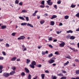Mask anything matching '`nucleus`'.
<instances>
[{"label":"nucleus","instance_id":"nucleus-16","mask_svg":"<svg viewBox=\"0 0 79 79\" xmlns=\"http://www.w3.org/2000/svg\"><path fill=\"white\" fill-rule=\"evenodd\" d=\"M45 23V21L44 20H42L40 21V23L41 24H43L44 23Z\"/></svg>","mask_w":79,"mask_h":79},{"label":"nucleus","instance_id":"nucleus-11","mask_svg":"<svg viewBox=\"0 0 79 79\" xmlns=\"http://www.w3.org/2000/svg\"><path fill=\"white\" fill-rule=\"evenodd\" d=\"M27 26H30L31 27H34L33 25H32L31 24H29V23L27 24Z\"/></svg>","mask_w":79,"mask_h":79},{"label":"nucleus","instance_id":"nucleus-21","mask_svg":"<svg viewBox=\"0 0 79 79\" xmlns=\"http://www.w3.org/2000/svg\"><path fill=\"white\" fill-rule=\"evenodd\" d=\"M27 11L26 10H22L21 13H27Z\"/></svg>","mask_w":79,"mask_h":79},{"label":"nucleus","instance_id":"nucleus-34","mask_svg":"<svg viewBox=\"0 0 79 79\" xmlns=\"http://www.w3.org/2000/svg\"><path fill=\"white\" fill-rule=\"evenodd\" d=\"M61 0H59V1H58L57 2V4H60L61 3Z\"/></svg>","mask_w":79,"mask_h":79},{"label":"nucleus","instance_id":"nucleus-30","mask_svg":"<svg viewBox=\"0 0 79 79\" xmlns=\"http://www.w3.org/2000/svg\"><path fill=\"white\" fill-rule=\"evenodd\" d=\"M66 58H68L69 59H71V56L69 55L67 56L66 57Z\"/></svg>","mask_w":79,"mask_h":79},{"label":"nucleus","instance_id":"nucleus-29","mask_svg":"<svg viewBox=\"0 0 79 79\" xmlns=\"http://www.w3.org/2000/svg\"><path fill=\"white\" fill-rule=\"evenodd\" d=\"M69 37H70V35H68L66 36V38L67 39H69Z\"/></svg>","mask_w":79,"mask_h":79},{"label":"nucleus","instance_id":"nucleus-43","mask_svg":"<svg viewBox=\"0 0 79 79\" xmlns=\"http://www.w3.org/2000/svg\"><path fill=\"white\" fill-rule=\"evenodd\" d=\"M4 59V57H0V60H3Z\"/></svg>","mask_w":79,"mask_h":79},{"label":"nucleus","instance_id":"nucleus-6","mask_svg":"<svg viewBox=\"0 0 79 79\" xmlns=\"http://www.w3.org/2000/svg\"><path fill=\"white\" fill-rule=\"evenodd\" d=\"M57 18V16L55 15H53L52 16V17L51 18V19H53L55 18Z\"/></svg>","mask_w":79,"mask_h":79},{"label":"nucleus","instance_id":"nucleus-15","mask_svg":"<svg viewBox=\"0 0 79 79\" xmlns=\"http://www.w3.org/2000/svg\"><path fill=\"white\" fill-rule=\"evenodd\" d=\"M70 39L71 40H74L75 39V36H72L70 37Z\"/></svg>","mask_w":79,"mask_h":79},{"label":"nucleus","instance_id":"nucleus-13","mask_svg":"<svg viewBox=\"0 0 79 79\" xmlns=\"http://www.w3.org/2000/svg\"><path fill=\"white\" fill-rule=\"evenodd\" d=\"M19 18L20 19H21L22 20H23V21H25V19H24V18L23 17L19 16Z\"/></svg>","mask_w":79,"mask_h":79},{"label":"nucleus","instance_id":"nucleus-32","mask_svg":"<svg viewBox=\"0 0 79 79\" xmlns=\"http://www.w3.org/2000/svg\"><path fill=\"white\" fill-rule=\"evenodd\" d=\"M52 4H53V2H51L48 3V5H50V6H51V5H52Z\"/></svg>","mask_w":79,"mask_h":79},{"label":"nucleus","instance_id":"nucleus-9","mask_svg":"<svg viewBox=\"0 0 79 79\" xmlns=\"http://www.w3.org/2000/svg\"><path fill=\"white\" fill-rule=\"evenodd\" d=\"M11 60L15 61L16 60V57H14L13 58H12L11 59Z\"/></svg>","mask_w":79,"mask_h":79},{"label":"nucleus","instance_id":"nucleus-58","mask_svg":"<svg viewBox=\"0 0 79 79\" xmlns=\"http://www.w3.org/2000/svg\"><path fill=\"white\" fill-rule=\"evenodd\" d=\"M32 15H33V16H36V14H35V13H33V14H32Z\"/></svg>","mask_w":79,"mask_h":79},{"label":"nucleus","instance_id":"nucleus-1","mask_svg":"<svg viewBox=\"0 0 79 79\" xmlns=\"http://www.w3.org/2000/svg\"><path fill=\"white\" fill-rule=\"evenodd\" d=\"M35 65H36V62L35 61H33L32 62L31 64H30V66L31 68L34 69V68H35V66H35Z\"/></svg>","mask_w":79,"mask_h":79},{"label":"nucleus","instance_id":"nucleus-38","mask_svg":"<svg viewBox=\"0 0 79 79\" xmlns=\"http://www.w3.org/2000/svg\"><path fill=\"white\" fill-rule=\"evenodd\" d=\"M55 54L56 55H59V52H58L56 51L55 53Z\"/></svg>","mask_w":79,"mask_h":79},{"label":"nucleus","instance_id":"nucleus-64","mask_svg":"<svg viewBox=\"0 0 79 79\" xmlns=\"http://www.w3.org/2000/svg\"><path fill=\"white\" fill-rule=\"evenodd\" d=\"M77 46L78 47V48H79V43H78L77 44Z\"/></svg>","mask_w":79,"mask_h":79},{"label":"nucleus","instance_id":"nucleus-14","mask_svg":"<svg viewBox=\"0 0 79 79\" xmlns=\"http://www.w3.org/2000/svg\"><path fill=\"white\" fill-rule=\"evenodd\" d=\"M66 32L67 33H71V34H72V33L73 32V31L71 30H69V31H67Z\"/></svg>","mask_w":79,"mask_h":79},{"label":"nucleus","instance_id":"nucleus-3","mask_svg":"<svg viewBox=\"0 0 79 79\" xmlns=\"http://www.w3.org/2000/svg\"><path fill=\"white\" fill-rule=\"evenodd\" d=\"M3 75L4 77H8L9 76H10V74L7 73H4L3 74Z\"/></svg>","mask_w":79,"mask_h":79},{"label":"nucleus","instance_id":"nucleus-56","mask_svg":"<svg viewBox=\"0 0 79 79\" xmlns=\"http://www.w3.org/2000/svg\"><path fill=\"white\" fill-rule=\"evenodd\" d=\"M57 39H54L53 41V42H57Z\"/></svg>","mask_w":79,"mask_h":79},{"label":"nucleus","instance_id":"nucleus-26","mask_svg":"<svg viewBox=\"0 0 79 79\" xmlns=\"http://www.w3.org/2000/svg\"><path fill=\"white\" fill-rule=\"evenodd\" d=\"M42 5H45V1H42L41 2Z\"/></svg>","mask_w":79,"mask_h":79},{"label":"nucleus","instance_id":"nucleus-51","mask_svg":"<svg viewBox=\"0 0 79 79\" xmlns=\"http://www.w3.org/2000/svg\"><path fill=\"white\" fill-rule=\"evenodd\" d=\"M6 47H10V45L7 43L6 44Z\"/></svg>","mask_w":79,"mask_h":79},{"label":"nucleus","instance_id":"nucleus-52","mask_svg":"<svg viewBox=\"0 0 79 79\" xmlns=\"http://www.w3.org/2000/svg\"><path fill=\"white\" fill-rule=\"evenodd\" d=\"M15 34L16 33H13L11 34V35H13V36H15Z\"/></svg>","mask_w":79,"mask_h":79},{"label":"nucleus","instance_id":"nucleus-39","mask_svg":"<svg viewBox=\"0 0 79 79\" xmlns=\"http://www.w3.org/2000/svg\"><path fill=\"white\" fill-rule=\"evenodd\" d=\"M52 37H51L49 38L48 40H50V41H52Z\"/></svg>","mask_w":79,"mask_h":79},{"label":"nucleus","instance_id":"nucleus-4","mask_svg":"<svg viewBox=\"0 0 79 79\" xmlns=\"http://www.w3.org/2000/svg\"><path fill=\"white\" fill-rule=\"evenodd\" d=\"M55 60L51 59L50 60L48 61V63H49V64H52V63H53L55 62Z\"/></svg>","mask_w":79,"mask_h":79},{"label":"nucleus","instance_id":"nucleus-17","mask_svg":"<svg viewBox=\"0 0 79 79\" xmlns=\"http://www.w3.org/2000/svg\"><path fill=\"white\" fill-rule=\"evenodd\" d=\"M41 76L42 77V79H44V78L45 77V74H43L41 75Z\"/></svg>","mask_w":79,"mask_h":79},{"label":"nucleus","instance_id":"nucleus-53","mask_svg":"<svg viewBox=\"0 0 79 79\" xmlns=\"http://www.w3.org/2000/svg\"><path fill=\"white\" fill-rule=\"evenodd\" d=\"M69 48L70 49H71V50H73L74 51V48H73L71 47H69Z\"/></svg>","mask_w":79,"mask_h":79},{"label":"nucleus","instance_id":"nucleus-24","mask_svg":"<svg viewBox=\"0 0 79 79\" xmlns=\"http://www.w3.org/2000/svg\"><path fill=\"white\" fill-rule=\"evenodd\" d=\"M48 56L49 57V58H50V57L53 56V54L51 53L50 54H48Z\"/></svg>","mask_w":79,"mask_h":79},{"label":"nucleus","instance_id":"nucleus-19","mask_svg":"<svg viewBox=\"0 0 79 79\" xmlns=\"http://www.w3.org/2000/svg\"><path fill=\"white\" fill-rule=\"evenodd\" d=\"M27 23H22L21 24V26H26V25L27 24Z\"/></svg>","mask_w":79,"mask_h":79},{"label":"nucleus","instance_id":"nucleus-44","mask_svg":"<svg viewBox=\"0 0 79 79\" xmlns=\"http://www.w3.org/2000/svg\"><path fill=\"white\" fill-rule=\"evenodd\" d=\"M3 66L2 65H0V69H3Z\"/></svg>","mask_w":79,"mask_h":79},{"label":"nucleus","instance_id":"nucleus-33","mask_svg":"<svg viewBox=\"0 0 79 79\" xmlns=\"http://www.w3.org/2000/svg\"><path fill=\"white\" fill-rule=\"evenodd\" d=\"M21 76H25V73H24V72H22L21 73Z\"/></svg>","mask_w":79,"mask_h":79},{"label":"nucleus","instance_id":"nucleus-22","mask_svg":"<svg viewBox=\"0 0 79 79\" xmlns=\"http://www.w3.org/2000/svg\"><path fill=\"white\" fill-rule=\"evenodd\" d=\"M31 62V60L29 59H27V63H29Z\"/></svg>","mask_w":79,"mask_h":79},{"label":"nucleus","instance_id":"nucleus-62","mask_svg":"<svg viewBox=\"0 0 79 79\" xmlns=\"http://www.w3.org/2000/svg\"><path fill=\"white\" fill-rule=\"evenodd\" d=\"M51 59H52V60H56V58L55 57H52Z\"/></svg>","mask_w":79,"mask_h":79},{"label":"nucleus","instance_id":"nucleus-5","mask_svg":"<svg viewBox=\"0 0 79 79\" xmlns=\"http://www.w3.org/2000/svg\"><path fill=\"white\" fill-rule=\"evenodd\" d=\"M26 37L24 36H21L20 37L18 38V40H23L24 39H25Z\"/></svg>","mask_w":79,"mask_h":79},{"label":"nucleus","instance_id":"nucleus-37","mask_svg":"<svg viewBox=\"0 0 79 79\" xmlns=\"http://www.w3.org/2000/svg\"><path fill=\"white\" fill-rule=\"evenodd\" d=\"M25 71L26 73H29V70L28 69H25Z\"/></svg>","mask_w":79,"mask_h":79},{"label":"nucleus","instance_id":"nucleus-7","mask_svg":"<svg viewBox=\"0 0 79 79\" xmlns=\"http://www.w3.org/2000/svg\"><path fill=\"white\" fill-rule=\"evenodd\" d=\"M50 25H51V26H54V25H55V22L53 21H51Z\"/></svg>","mask_w":79,"mask_h":79},{"label":"nucleus","instance_id":"nucleus-46","mask_svg":"<svg viewBox=\"0 0 79 79\" xmlns=\"http://www.w3.org/2000/svg\"><path fill=\"white\" fill-rule=\"evenodd\" d=\"M40 7L42 8H43L45 7V5H41L40 6Z\"/></svg>","mask_w":79,"mask_h":79},{"label":"nucleus","instance_id":"nucleus-35","mask_svg":"<svg viewBox=\"0 0 79 79\" xmlns=\"http://www.w3.org/2000/svg\"><path fill=\"white\" fill-rule=\"evenodd\" d=\"M26 20L27 21H28L29 19V17H26Z\"/></svg>","mask_w":79,"mask_h":79},{"label":"nucleus","instance_id":"nucleus-55","mask_svg":"<svg viewBox=\"0 0 79 79\" xmlns=\"http://www.w3.org/2000/svg\"><path fill=\"white\" fill-rule=\"evenodd\" d=\"M42 55H45L46 54L45 52H44V51L42 52Z\"/></svg>","mask_w":79,"mask_h":79},{"label":"nucleus","instance_id":"nucleus-47","mask_svg":"<svg viewBox=\"0 0 79 79\" xmlns=\"http://www.w3.org/2000/svg\"><path fill=\"white\" fill-rule=\"evenodd\" d=\"M2 53H3V55L5 56L6 55V53L5 52H2Z\"/></svg>","mask_w":79,"mask_h":79},{"label":"nucleus","instance_id":"nucleus-36","mask_svg":"<svg viewBox=\"0 0 79 79\" xmlns=\"http://www.w3.org/2000/svg\"><path fill=\"white\" fill-rule=\"evenodd\" d=\"M76 73L77 74H79V70H78L76 71Z\"/></svg>","mask_w":79,"mask_h":79},{"label":"nucleus","instance_id":"nucleus-50","mask_svg":"<svg viewBox=\"0 0 79 79\" xmlns=\"http://www.w3.org/2000/svg\"><path fill=\"white\" fill-rule=\"evenodd\" d=\"M19 5H20V6H22V5H23V2H20L19 3Z\"/></svg>","mask_w":79,"mask_h":79},{"label":"nucleus","instance_id":"nucleus-23","mask_svg":"<svg viewBox=\"0 0 79 79\" xmlns=\"http://www.w3.org/2000/svg\"><path fill=\"white\" fill-rule=\"evenodd\" d=\"M69 18V16L66 15L64 16V19H68Z\"/></svg>","mask_w":79,"mask_h":79},{"label":"nucleus","instance_id":"nucleus-8","mask_svg":"<svg viewBox=\"0 0 79 79\" xmlns=\"http://www.w3.org/2000/svg\"><path fill=\"white\" fill-rule=\"evenodd\" d=\"M51 78L52 79H57V77L56 76H54L53 75H52Z\"/></svg>","mask_w":79,"mask_h":79},{"label":"nucleus","instance_id":"nucleus-10","mask_svg":"<svg viewBox=\"0 0 79 79\" xmlns=\"http://www.w3.org/2000/svg\"><path fill=\"white\" fill-rule=\"evenodd\" d=\"M27 26H30L31 27H34L33 25H32L31 24H29V23L27 24Z\"/></svg>","mask_w":79,"mask_h":79},{"label":"nucleus","instance_id":"nucleus-59","mask_svg":"<svg viewBox=\"0 0 79 79\" xmlns=\"http://www.w3.org/2000/svg\"><path fill=\"white\" fill-rule=\"evenodd\" d=\"M12 69H16V67H15L14 66L12 68Z\"/></svg>","mask_w":79,"mask_h":79},{"label":"nucleus","instance_id":"nucleus-42","mask_svg":"<svg viewBox=\"0 0 79 79\" xmlns=\"http://www.w3.org/2000/svg\"><path fill=\"white\" fill-rule=\"evenodd\" d=\"M54 8H55V9H57V8H58L57 7V6L56 5H54Z\"/></svg>","mask_w":79,"mask_h":79},{"label":"nucleus","instance_id":"nucleus-20","mask_svg":"<svg viewBox=\"0 0 79 79\" xmlns=\"http://www.w3.org/2000/svg\"><path fill=\"white\" fill-rule=\"evenodd\" d=\"M15 73V71H12L10 73V74H10V75H13Z\"/></svg>","mask_w":79,"mask_h":79},{"label":"nucleus","instance_id":"nucleus-60","mask_svg":"<svg viewBox=\"0 0 79 79\" xmlns=\"http://www.w3.org/2000/svg\"><path fill=\"white\" fill-rule=\"evenodd\" d=\"M62 73H66V71L64 70V71H62Z\"/></svg>","mask_w":79,"mask_h":79},{"label":"nucleus","instance_id":"nucleus-27","mask_svg":"<svg viewBox=\"0 0 79 79\" xmlns=\"http://www.w3.org/2000/svg\"><path fill=\"white\" fill-rule=\"evenodd\" d=\"M28 79H31V75L29 74L28 77Z\"/></svg>","mask_w":79,"mask_h":79},{"label":"nucleus","instance_id":"nucleus-63","mask_svg":"<svg viewBox=\"0 0 79 79\" xmlns=\"http://www.w3.org/2000/svg\"><path fill=\"white\" fill-rule=\"evenodd\" d=\"M56 64L54 63L52 64V65L53 66H56Z\"/></svg>","mask_w":79,"mask_h":79},{"label":"nucleus","instance_id":"nucleus-49","mask_svg":"<svg viewBox=\"0 0 79 79\" xmlns=\"http://www.w3.org/2000/svg\"><path fill=\"white\" fill-rule=\"evenodd\" d=\"M51 0H48V1H47V3L48 4V3H50Z\"/></svg>","mask_w":79,"mask_h":79},{"label":"nucleus","instance_id":"nucleus-28","mask_svg":"<svg viewBox=\"0 0 79 79\" xmlns=\"http://www.w3.org/2000/svg\"><path fill=\"white\" fill-rule=\"evenodd\" d=\"M37 67H38V68H40V67H42V65L40 64H37L36 65Z\"/></svg>","mask_w":79,"mask_h":79},{"label":"nucleus","instance_id":"nucleus-54","mask_svg":"<svg viewBox=\"0 0 79 79\" xmlns=\"http://www.w3.org/2000/svg\"><path fill=\"white\" fill-rule=\"evenodd\" d=\"M61 31H56V33L58 34H60V33H61Z\"/></svg>","mask_w":79,"mask_h":79},{"label":"nucleus","instance_id":"nucleus-2","mask_svg":"<svg viewBox=\"0 0 79 79\" xmlns=\"http://www.w3.org/2000/svg\"><path fill=\"white\" fill-rule=\"evenodd\" d=\"M65 45V43L63 41H62L61 43L59 44V47H64Z\"/></svg>","mask_w":79,"mask_h":79},{"label":"nucleus","instance_id":"nucleus-25","mask_svg":"<svg viewBox=\"0 0 79 79\" xmlns=\"http://www.w3.org/2000/svg\"><path fill=\"white\" fill-rule=\"evenodd\" d=\"M68 64H69V61H67V62L64 64V66H66Z\"/></svg>","mask_w":79,"mask_h":79},{"label":"nucleus","instance_id":"nucleus-61","mask_svg":"<svg viewBox=\"0 0 79 79\" xmlns=\"http://www.w3.org/2000/svg\"><path fill=\"white\" fill-rule=\"evenodd\" d=\"M75 61H76V62H78V61H79V60L78 59H76Z\"/></svg>","mask_w":79,"mask_h":79},{"label":"nucleus","instance_id":"nucleus-12","mask_svg":"<svg viewBox=\"0 0 79 79\" xmlns=\"http://www.w3.org/2000/svg\"><path fill=\"white\" fill-rule=\"evenodd\" d=\"M1 28L2 29H4L6 28V26L5 25H3L1 26Z\"/></svg>","mask_w":79,"mask_h":79},{"label":"nucleus","instance_id":"nucleus-57","mask_svg":"<svg viewBox=\"0 0 79 79\" xmlns=\"http://www.w3.org/2000/svg\"><path fill=\"white\" fill-rule=\"evenodd\" d=\"M45 73H49V71L48 70H47L45 71Z\"/></svg>","mask_w":79,"mask_h":79},{"label":"nucleus","instance_id":"nucleus-41","mask_svg":"<svg viewBox=\"0 0 79 79\" xmlns=\"http://www.w3.org/2000/svg\"><path fill=\"white\" fill-rule=\"evenodd\" d=\"M76 16L78 17V18H79V12L76 15Z\"/></svg>","mask_w":79,"mask_h":79},{"label":"nucleus","instance_id":"nucleus-18","mask_svg":"<svg viewBox=\"0 0 79 79\" xmlns=\"http://www.w3.org/2000/svg\"><path fill=\"white\" fill-rule=\"evenodd\" d=\"M71 8H75V7H76V5H74V4L72 3L71 5Z\"/></svg>","mask_w":79,"mask_h":79},{"label":"nucleus","instance_id":"nucleus-40","mask_svg":"<svg viewBox=\"0 0 79 79\" xmlns=\"http://www.w3.org/2000/svg\"><path fill=\"white\" fill-rule=\"evenodd\" d=\"M15 3L16 4H18V3H19V1L17 0H16Z\"/></svg>","mask_w":79,"mask_h":79},{"label":"nucleus","instance_id":"nucleus-45","mask_svg":"<svg viewBox=\"0 0 79 79\" xmlns=\"http://www.w3.org/2000/svg\"><path fill=\"white\" fill-rule=\"evenodd\" d=\"M70 44L72 45H75L74 43H70Z\"/></svg>","mask_w":79,"mask_h":79},{"label":"nucleus","instance_id":"nucleus-31","mask_svg":"<svg viewBox=\"0 0 79 79\" xmlns=\"http://www.w3.org/2000/svg\"><path fill=\"white\" fill-rule=\"evenodd\" d=\"M58 76H63V74L62 73H59L58 74Z\"/></svg>","mask_w":79,"mask_h":79},{"label":"nucleus","instance_id":"nucleus-48","mask_svg":"<svg viewBox=\"0 0 79 79\" xmlns=\"http://www.w3.org/2000/svg\"><path fill=\"white\" fill-rule=\"evenodd\" d=\"M48 46L50 48H53V46H52V45H49Z\"/></svg>","mask_w":79,"mask_h":79}]
</instances>
